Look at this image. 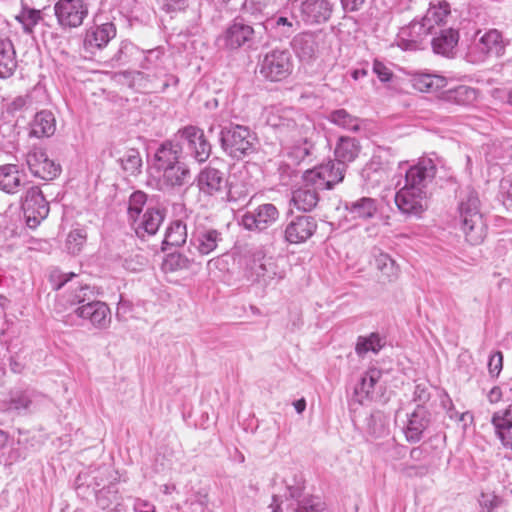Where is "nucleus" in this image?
<instances>
[{"label":"nucleus","mask_w":512,"mask_h":512,"mask_svg":"<svg viewBox=\"0 0 512 512\" xmlns=\"http://www.w3.org/2000/svg\"><path fill=\"white\" fill-rule=\"evenodd\" d=\"M263 115L266 123L277 130L287 144H291L290 155L297 162L310 154L315 128L309 117L293 108L280 106L265 108Z\"/></svg>","instance_id":"nucleus-1"},{"label":"nucleus","mask_w":512,"mask_h":512,"mask_svg":"<svg viewBox=\"0 0 512 512\" xmlns=\"http://www.w3.org/2000/svg\"><path fill=\"white\" fill-rule=\"evenodd\" d=\"M480 201L476 191L467 189L459 202V217L465 239L471 245L481 244L487 234V226L480 212Z\"/></svg>","instance_id":"nucleus-2"},{"label":"nucleus","mask_w":512,"mask_h":512,"mask_svg":"<svg viewBox=\"0 0 512 512\" xmlns=\"http://www.w3.org/2000/svg\"><path fill=\"white\" fill-rule=\"evenodd\" d=\"M281 262L282 258L266 256L262 247L253 248L246 263L248 277L265 285L273 280H281L285 276Z\"/></svg>","instance_id":"nucleus-3"},{"label":"nucleus","mask_w":512,"mask_h":512,"mask_svg":"<svg viewBox=\"0 0 512 512\" xmlns=\"http://www.w3.org/2000/svg\"><path fill=\"white\" fill-rule=\"evenodd\" d=\"M255 134L246 126L231 124L220 132L222 149L232 158L241 159L255 151Z\"/></svg>","instance_id":"nucleus-4"},{"label":"nucleus","mask_w":512,"mask_h":512,"mask_svg":"<svg viewBox=\"0 0 512 512\" xmlns=\"http://www.w3.org/2000/svg\"><path fill=\"white\" fill-rule=\"evenodd\" d=\"M345 171V166L342 163L329 160L311 170H307L303 175V180L320 190L331 189L344 179Z\"/></svg>","instance_id":"nucleus-5"},{"label":"nucleus","mask_w":512,"mask_h":512,"mask_svg":"<svg viewBox=\"0 0 512 512\" xmlns=\"http://www.w3.org/2000/svg\"><path fill=\"white\" fill-rule=\"evenodd\" d=\"M292 71L291 54L286 50H272L260 61V74L270 81H281Z\"/></svg>","instance_id":"nucleus-6"},{"label":"nucleus","mask_w":512,"mask_h":512,"mask_svg":"<svg viewBox=\"0 0 512 512\" xmlns=\"http://www.w3.org/2000/svg\"><path fill=\"white\" fill-rule=\"evenodd\" d=\"M436 165L431 158H420L405 174L404 187L419 192H428V185L436 175Z\"/></svg>","instance_id":"nucleus-7"},{"label":"nucleus","mask_w":512,"mask_h":512,"mask_svg":"<svg viewBox=\"0 0 512 512\" xmlns=\"http://www.w3.org/2000/svg\"><path fill=\"white\" fill-rule=\"evenodd\" d=\"M21 208L30 226H35L49 213V205L37 186L27 189L21 200Z\"/></svg>","instance_id":"nucleus-8"},{"label":"nucleus","mask_w":512,"mask_h":512,"mask_svg":"<svg viewBox=\"0 0 512 512\" xmlns=\"http://www.w3.org/2000/svg\"><path fill=\"white\" fill-rule=\"evenodd\" d=\"M25 162L31 174L42 180H53L61 172L60 165L49 159L41 148H32L26 154Z\"/></svg>","instance_id":"nucleus-9"},{"label":"nucleus","mask_w":512,"mask_h":512,"mask_svg":"<svg viewBox=\"0 0 512 512\" xmlns=\"http://www.w3.org/2000/svg\"><path fill=\"white\" fill-rule=\"evenodd\" d=\"M277 207L271 203L259 205L253 211H247L241 217L240 224L249 231H263L279 218Z\"/></svg>","instance_id":"nucleus-10"},{"label":"nucleus","mask_w":512,"mask_h":512,"mask_svg":"<svg viewBox=\"0 0 512 512\" xmlns=\"http://www.w3.org/2000/svg\"><path fill=\"white\" fill-rule=\"evenodd\" d=\"M54 10L59 24L68 28L80 26L88 14V8L82 0H58Z\"/></svg>","instance_id":"nucleus-11"},{"label":"nucleus","mask_w":512,"mask_h":512,"mask_svg":"<svg viewBox=\"0 0 512 512\" xmlns=\"http://www.w3.org/2000/svg\"><path fill=\"white\" fill-rule=\"evenodd\" d=\"M254 33L252 26L243 20L236 19L219 36L218 42L226 49L235 50L245 45L250 46L254 39Z\"/></svg>","instance_id":"nucleus-12"},{"label":"nucleus","mask_w":512,"mask_h":512,"mask_svg":"<svg viewBox=\"0 0 512 512\" xmlns=\"http://www.w3.org/2000/svg\"><path fill=\"white\" fill-rule=\"evenodd\" d=\"M428 192H419L402 186L395 194V204L405 215L420 217L427 209Z\"/></svg>","instance_id":"nucleus-13"},{"label":"nucleus","mask_w":512,"mask_h":512,"mask_svg":"<svg viewBox=\"0 0 512 512\" xmlns=\"http://www.w3.org/2000/svg\"><path fill=\"white\" fill-rule=\"evenodd\" d=\"M317 230V221L312 216L301 215L287 223L284 238L290 244H301L310 239Z\"/></svg>","instance_id":"nucleus-14"},{"label":"nucleus","mask_w":512,"mask_h":512,"mask_svg":"<svg viewBox=\"0 0 512 512\" xmlns=\"http://www.w3.org/2000/svg\"><path fill=\"white\" fill-rule=\"evenodd\" d=\"M223 241L222 233L214 228L199 225L191 234L190 246L201 255H208L216 250Z\"/></svg>","instance_id":"nucleus-15"},{"label":"nucleus","mask_w":512,"mask_h":512,"mask_svg":"<svg viewBox=\"0 0 512 512\" xmlns=\"http://www.w3.org/2000/svg\"><path fill=\"white\" fill-rule=\"evenodd\" d=\"M115 36L116 28L111 22L92 26L85 33L83 47L87 52L94 54L106 47Z\"/></svg>","instance_id":"nucleus-16"},{"label":"nucleus","mask_w":512,"mask_h":512,"mask_svg":"<svg viewBox=\"0 0 512 512\" xmlns=\"http://www.w3.org/2000/svg\"><path fill=\"white\" fill-rule=\"evenodd\" d=\"M75 314L89 320L91 324L99 329H106L111 323V312L109 307L101 301L90 300L86 304L78 306Z\"/></svg>","instance_id":"nucleus-17"},{"label":"nucleus","mask_w":512,"mask_h":512,"mask_svg":"<svg viewBox=\"0 0 512 512\" xmlns=\"http://www.w3.org/2000/svg\"><path fill=\"white\" fill-rule=\"evenodd\" d=\"M431 33L422 20L412 21L408 26L400 29L396 40L397 46L402 50H417Z\"/></svg>","instance_id":"nucleus-18"},{"label":"nucleus","mask_w":512,"mask_h":512,"mask_svg":"<svg viewBox=\"0 0 512 512\" xmlns=\"http://www.w3.org/2000/svg\"><path fill=\"white\" fill-rule=\"evenodd\" d=\"M179 132L187 141L188 149L195 160L199 163L205 162L211 154V145L206 140L204 132L195 126H187Z\"/></svg>","instance_id":"nucleus-19"},{"label":"nucleus","mask_w":512,"mask_h":512,"mask_svg":"<svg viewBox=\"0 0 512 512\" xmlns=\"http://www.w3.org/2000/svg\"><path fill=\"white\" fill-rule=\"evenodd\" d=\"M429 422L427 409L422 405H417L415 410L407 415V421L403 427L406 440L411 443L420 441Z\"/></svg>","instance_id":"nucleus-20"},{"label":"nucleus","mask_w":512,"mask_h":512,"mask_svg":"<svg viewBox=\"0 0 512 512\" xmlns=\"http://www.w3.org/2000/svg\"><path fill=\"white\" fill-rule=\"evenodd\" d=\"M507 44L508 42L503 39L500 31L490 29L479 37L475 43V48L483 57H501L505 52Z\"/></svg>","instance_id":"nucleus-21"},{"label":"nucleus","mask_w":512,"mask_h":512,"mask_svg":"<svg viewBox=\"0 0 512 512\" xmlns=\"http://www.w3.org/2000/svg\"><path fill=\"white\" fill-rule=\"evenodd\" d=\"M333 3L329 0H306L301 4V15L305 23L326 22L332 13Z\"/></svg>","instance_id":"nucleus-22"},{"label":"nucleus","mask_w":512,"mask_h":512,"mask_svg":"<svg viewBox=\"0 0 512 512\" xmlns=\"http://www.w3.org/2000/svg\"><path fill=\"white\" fill-rule=\"evenodd\" d=\"M400 471L407 477H424L431 471L428 452L422 447H414L410 451V460L402 464Z\"/></svg>","instance_id":"nucleus-23"},{"label":"nucleus","mask_w":512,"mask_h":512,"mask_svg":"<svg viewBox=\"0 0 512 512\" xmlns=\"http://www.w3.org/2000/svg\"><path fill=\"white\" fill-rule=\"evenodd\" d=\"M344 209L348 220L366 221L375 216L378 206L375 199L370 197H361L353 201L345 202Z\"/></svg>","instance_id":"nucleus-24"},{"label":"nucleus","mask_w":512,"mask_h":512,"mask_svg":"<svg viewBox=\"0 0 512 512\" xmlns=\"http://www.w3.org/2000/svg\"><path fill=\"white\" fill-rule=\"evenodd\" d=\"M164 211L160 208L148 207L137 222H133L135 232L139 237L154 235L164 220Z\"/></svg>","instance_id":"nucleus-25"},{"label":"nucleus","mask_w":512,"mask_h":512,"mask_svg":"<svg viewBox=\"0 0 512 512\" xmlns=\"http://www.w3.org/2000/svg\"><path fill=\"white\" fill-rule=\"evenodd\" d=\"M318 190L320 189L313 184L304 182L302 186L292 192L290 203L299 211L309 212L316 207L319 201Z\"/></svg>","instance_id":"nucleus-26"},{"label":"nucleus","mask_w":512,"mask_h":512,"mask_svg":"<svg viewBox=\"0 0 512 512\" xmlns=\"http://www.w3.org/2000/svg\"><path fill=\"white\" fill-rule=\"evenodd\" d=\"M410 83L419 92L433 94L446 87L447 79L438 74L416 72L411 75Z\"/></svg>","instance_id":"nucleus-27"},{"label":"nucleus","mask_w":512,"mask_h":512,"mask_svg":"<svg viewBox=\"0 0 512 512\" xmlns=\"http://www.w3.org/2000/svg\"><path fill=\"white\" fill-rule=\"evenodd\" d=\"M24 174L16 164L0 166V190L8 193H17L24 185Z\"/></svg>","instance_id":"nucleus-28"},{"label":"nucleus","mask_w":512,"mask_h":512,"mask_svg":"<svg viewBox=\"0 0 512 512\" xmlns=\"http://www.w3.org/2000/svg\"><path fill=\"white\" fill-rule=\"evenodd\" d=\"M182 148L179 144L166 141L156 150L154 155L153 167L158 171H162L174 164L180 162L179 157Z\"/></svg>","instance_id":"nucleus-29"},{"label":"nucleus","mask_w":512,"mask_h":512,"mask_svg":"<svg viewBox=\"0 0 512 512\" xmlns=\"http://www.w3.org/2000/svg\"><path fill=\"white\" fill-rule=\"evenodd\" d=\"M56 131V118L49 110H41L30 122V135L36 138L51 137Z\"/></svg>","instance_id":"nucleus-30"},{"label":"nucleus","mask_w":512,"mask_h":512,"mask_svg":"<svg viewBox=\"0 0 512 512\" xmlns=\"http://www.w3.org/2000/svg\"><path fill=\"white\" fill-rule=\"evenodd\" d=\"M382 377L381 370L377 368H369L363 373L359 384L354 389L358 401L362 403L364 400L373 399L379 380Z\"/></svg>","instance_id":"nucleus-31"},{"label":"nucleus","mask_w":512,"mask_h":512,"mask_svg":"<svg viewBox=\"0 0 512 512\" xmlns=\"http://www.w3.org/2000/svg\"><path fill=\"white\" fill-rule=\"evenodd\" d=\"M492 423L502 444L512 449V405L503 411L495 412Z\"/></svg>","instance_id":"nucleus-32"},{"label":"nucleus","mask_w":512,"mask_h":512,"mask_svg":"<svg viewBox=\"0 0 512 512\" xmlns=\"http://www.w3.org/2000/svg\"><path fill=\"white\" fill-rule=\"evenodd\" d=\"M223 184V174L218 169L206 167L198 175L197 185L199 190L207 195L220 192Z\"/></svg>","instance_id":"nucleus-33"},{"label":"nucleus","mask_w":512,"mask_h":512,"mask_svg":"<svg viewBox=\"0 0 512 512\" xmlns=\"http://www.w3.org/2000/svg\"><path fill=\"white\" fill-rule=\"evenodd\" d=\"M360 151L361 146L357 139L342 136L335 146V160L346 167V164L353 162L358 157Z\"/></svg>","instance_id":"nucleus-34"},{"label":"nucleus","mask_w":512,"mask_h":512,"mask_svg":"<svg viewBox=\"0 0 512 512\" xmlns=\"http://www.w3.org/2000/svg\"><path fill=\"white\" fill-rule=\"evenodd\" d=\"M293 48L300 59L311 61L319 51L317 36L312 33H303L293 40Z\"/></svg>","instance_id":"nucleus-35"},{"label":"nucleus","mask_w":512,"mask_h":512,"mask_svg":"<svg viewBox=\"0 0 512 512\" xmlns=\"http://www.w3.org/2000/svg\"><path fill=\"white\" fill-rule=\"evenodd\" d=\"M459 41V32L455 29L449 28L442 30L441 33L433 38L432 48L436 54L446 57L453 55Z\"/></svg>","instance_id":"nucleus-36"},{"label":"nucleus","mask_w":512,"mask_h":512,"mask_svg":"<svg viewBox=\"0 0 512 512\" xmlns=\"http://www.w3.org/2000/svg\"><path fill=\"white\" fill-rule=\"evenodd\" d=\"M451 13L450 4L445 1L431 2L425 15L422 17L423 23L432 32L435 26L444 24L446 18Z\"/></svg>","instance_id":"nucleus-37"},{"label":"nucleus","mask_w":512,"mask_h":512,"mask_svg":"<svg viewBox=\"0 0 512 512\" xmlns=\"http://www.w3.org/2000/svg\"><path fill=\"white\" fill-rule=\"evenodd\" d=\"M17 67L15 49L9 39H0V77H10Z\"/></svg>","instance_id":"nucleus-38"},{"label":"nucleus","mask_w":512,"mask_h":512,"mask_svg":"<svg viewBox=\"0 0 512 512\" xmlns=\"http://www.w3.org/2000/svg\"><path fill=\"white\" fill-rule=\"evenodd\" d=\"M477 97V90L466 85H460L454 89H449L442 94V99L446 102L463 106L473 104Z\"/></svg>","instance_id":"nucleus-39"},{"label":"nucleus","mask_w":512,"mask_h":512,"mask_svg":"<svg viewBox=\"0 0 512 512\" xmlns=\"http://www.w3.org/2000/svg\"><path fill=\"white\" fill-rule=\"evenodd\" d=\"M92 294L93 293L89 285L73 283L69 286L68 291L63 295L66 302V304H63V308L66 309L68 306H81L86 304L91 300Z\"/></svg>","instance_id":"nucleus-40"},{"label":"nucleus","mask_w":512,"mask_h":512,"mask_svg":"<svg viewBox=\"0 0 512 512\" xmlns=\"http://www.w3.org/2000/svg\"><path fill=\"white\" fill-rule=\"evenodd\" d=\"M375 266L381 273V277L388 282H393L399 277V266L395 260L386 253L380 252L375 256Z\"/></svg>","instance_id":"nucleus-41"},{"label":"nucleus","mask_w":512,"mask_h":512,"mask_svg":"<svg viewBox=\"0 0 512 512\" xmlns=\"http://www.w3.org/2000/svg\"><path fill=\"white\" fill-rule=\"evenodd\" d=\"M162 172V179L166 186H182L187 178L190 177L189 169L181 162L174 164L172 167L164 169Z\"/></svg>","instance_id":"nucleus-42"},{"label":"nucleus","mask_w":512,"mask_h":512,"mask_svg":"<svg viewBox=\"0 0 512 512\" xmlns=\"http://www.w3.org/2000/svg\"><path fill=\"white\" fill-rule=\"evenodd\" d=\"M385 345V339L378 333H371L369 336H359L355 351L359 356L368 352L378 353Z\"/></svg>","instance_id":"nucleus-43"},{"label":"nucleus","mask_w":512,"mask_h":512,"mask_svg":"<svg viewBox=\"0 0 512 512\" xmlns=\"http://www.w3.org/2000/svg\"><path fill=\"white\" fill-rule=\"evenodd\" d=\"M187 239V227L181 220L173 221L167 228L163 243L170 246H181Z\"/></svg>","instance_id":"nucleus-44"},{"label":"nucleus","mask_w":512,"mask_h":512,"mask_svg":"<svg viewBox=\"0 0 512 512\" xmlns=\"http://www.w3.org/2000/svg\"><path fill=\"white\" fill-rule=\"evenodd\" d=\"M328 119L335 125L351 131H357L360 126L359 119L344 109L331 112Z\"/></svg>","instance_id":"nucleus-45"},{"label":"nucleus","mask_w":512,"mask_h":512,"mask_svg":"<svg viewBox=\"0 0 512 512\" xmlns=\"http://www.w3.org/2000/svg\"><path fill=\"white\" fill-rule=\"evenodd\" d=\"M120 164L127 173L136 175L141 171L142 158L138 150L130 149L119 159Z\"/></svg>","instance_id":"nucleus-46"},{"label":"nucleus","mask_w":512,"mask_h":512,"mask_svg":"<svg viewBox=\"0 0 512 512\" xmlns=\"http://www.w3.org/2000/svg\"><path fill=\"white\" fill-rule=\"evenodd\" d=\"M17 19L23 25L24 31L31 34L34 27L42 20V12L36 9L23 8Z\"/></svg>","instance_id":"nucleus-47"},{"label":"nucleus","mask_w":512,"mask_h":512,"mask_svg":"<svg viewBox=\"0 0 512 512\" xmlns=\"http://www.w3.org/2000/svg\"><path fill=\"white\" fill-rule=\"evenodd\" d=\"M146 201L147 195L142 191H136L131 194L128 203V215L132 222H137Z\"/></svg>","instance_id":"nucleus-48"},{"label":"nucleus","mask_w":512,"mask_h":512,"mask_svg":"<svg viewBox=\"0 0 512 512\" xmlns=\"http://www.w3.org/2000/svg\"><path fill=\"white\" fill-rule=\"evenodd\" d=\"M268 25H270L273 29L278 30V32L283 36L292 35L298 28L299 22L288 19L284 16H279L268 20Z\"/></svg>","instance_id":"nucleus-49"},{"label":"nucleus","mask_w":512,"mask_h":512,"mask_svg":"<svg viewBox=\"0 0 512 512\" xmlns=\"http://www.w3.org/2000/svg\"><path fill=\"white\" fill-rule=\"evenodd\" d=\"M86 242V234L83 230L76 229L68 234L66 248L71 254H78Z\"/></svg>","instance_id":"nucleus-50"},{"label":"nucleus","mask_w":512,"mask_h":512,"mask_svg":"<svg viewBox=\"0 0 512 512\" xmlns=\"http://www.w3.org/2000/svg\"><path fill=\"white\" fill-rule=\"evenodd\" d=\"M32 104L30 95H20L12 99L7 104V112L10 114H15L17 112L24 111L28 109Z\"/></svg>","instance_id":"nucleus-51"},{"label":"nucleus","mask_w":512,"mask_h":512,"mask_svg":"<svg viewBox=\"0 0 512 512\" xmlns=\"http://www.w3.org/2000/svg\"><path fill=\"white\" fill-rule=\"evenodd\" d=\"M76 277L74 273H62L59 271H53L50 275V282L54 290H61L64 288L72 278Z\"/></svg>","instance_id":"nucleus-52"},{"label":"nucleus","mask_w":512,"mask_h":512,"mask_svg":"<svg viewBox=\"0 0 512 512\" xmlns=\"http://www.w3.org/2000/svg\"><path fill=\"white\" fill-rule=\"evenodd\" d=\"M322 509V503L314 497H305L298 501L296 512H318Z\"/></svg>","instance_id":"nucleus-53"},{"label":"nucleus","mask_w":512,"mask_h":512,"mask_svg":"<svg viewBox=\"0 0 512 512\" xmlns=\"http://www.w3.org/2000/svg\"><path fill=\"white\" fill-rule=\"evenodd\" d=\"M479 503L483 512H493V510L500 505L501 499L494 494L483 493L479 499Z\"/></svg>","instance_id":"nucleus-54"},{"label":"nucleus","mask_w":512,"mask_h":512,"mask_svg":"<svg viewBox=\"0 0 512 512\" xmlns=\"http://www.w3.org/2000/svg\"><path fill=\"white\" fill-rule=\"evenodd\" d=\"M503 368V354L500 351L495 352L489 357L488 371L492 377H498Z\"/></svg>","instance_id":"nucleus-55"},{"label":"nucleus","mask_w":512,"mask_h":512,"mask_svg":"<svg viewBox=\"0 0 512 512\" xmlns=\"http://www.w3.org/2000/svg\"><path fill=\"white\" fill-rule=\"evenodd\" d=\"M166 264L169 265L171 269L181 270L189 269L192 265V261L182 254H172L167 259Z\"/></svg>","instance_id":"nucleus-56"},{"label":"nucleus","mask_w":512,"mask_h":512,"mask_svg":"<svg viewBox=\"0 0 512 512\" xmlns=\"http://www.w3.org/2000/svg\"><path fill=\"white\" fill-rule=\"evenodd\" d=\"M31 403V395L29 392H17L11 398V406L16 410L27 409Z\"/></svg>","instance_id":"nucleus-57"},{"label":"nucleus","mask_w":512,"mask_h":512,"mask_svg":"<svg viewBox=\"0 0 512 512\" xmlns=\"http://www.w3.org/2000/svg\"><path fill=\"white\" fill-rule=\"evenodd\" d=\"M366 0H340L342 9L345 13L359 11L365 4Z\"/></svg>","instance_id":"nucleus-58"},{"label":"nucleus","mask_w":512,"mask_h":512,"mask_svg":"<svg viewBox=\"0 0 512 512\" xmlns=\"http://www.w3.org/2000/svg\"><path fill=\"white\" fill-rule=\"evenodd\" d=\"M373 71L377 74L378 78L382 82L389 81L392 76L391 71L383 63L379 61L374 62Z\"/></svg>","instance_id":"nucleus-59"},{"label":"nucleus","mask_w":512,"mask_h":512,"mask_svg":"<svg viewBox=\"0 0 512 512\" xmlns=\"http://www.w3.org/2000/svg\"><path fill=\"white\" fill-rule=\"evenodd\" d=\"M501 195L503 197L504 203L507 205L512 204V183L510 181H502L501 182Z\"/></svg>","instance_id":"nucleus-60"},{"label":"nucleus","mask_w":512,"mask_h":512,"mask_svg":"<svg viewBox=\"0 0 512 512\" xmlns=\"http://www.w3.org/2000/svg\"><path fill=\"white\" fill-rule=\"evenodd\" d=\"M287 488L290 497L298 500L301 497L302 491L304 489L302 478L300 477L299 480H296L294 485L287 484Z\"/></svg>","instance_id":"nucleus-61"},{"label":"nucleus","mask_w":512,"mask_h":512,"mask_svg":"<svg viewBox=\"0 0 512 512\" xmlns=\"http://www.w3.org/2000/svg\"><path fill=\"white\" fill-rule=\"evenodd\" d=\"M190 6V0H169L167 2L168 10L184 11Z\"/></svg>","instance_id":"nucleus-62"},{"label":"nucleus","mask_w":512,"mask_h":512,"mask_svg":"<svg viewBox=\"0 0 512 512\" xmlns=\"http://www.w3.org/2000/svg\"><path fill=\"white\" fill-rule=\"evenodd\" d=\"M501 149H503L507 155H501L499 156V159L505 161V160H512V139H507L503 141L500 144Z\"/></svg>","instance_id":"nucleus-63"},{"label":"nucleus","mask_w":512,"mask_h":512,"mask_svg":"<svg viewBox=\"0 0 512 512\" xmlns=\"http://www.w3.org/2000/svg\"><path fill=\"white\" fill-rule=\"evenodd\" d=\"M414 399L425 402L429 399V393L427 392V389L425 386L422 385H416L415 391H414Z\"/></svg>","instance_id":"nucleus-64"}]
</instances>
